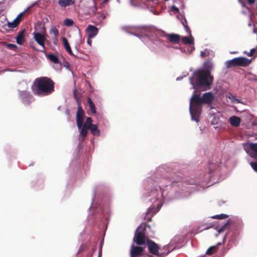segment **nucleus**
I'll use <instances>...</instances> for the list:
<instances>
[{"instance_id":"f3484780","label":"nucleus","mask_w":257,"mask_h":257,"mask_svg":"<svg viewBox=\"0 0 257 257\" xmlns=\"http://www.w3.org/2000/svg\"><path fill=\"white\" fill-rule=\"evenodd\" d=\"M165 36L170 42L173 43H177L180 40V36L178 34H166Z\"/></svg>"},{"instance_id":"a211bd4d","label":"nucleus","mask_w":257,"mask_h":257,"mask_svg":"<svg viewBox=\"0 0 257 257\" xmlns=\"http://www.w3.org/2000/svg\"><path fill=\"white\" fill-rule=\"evenodd\" d=\"M228 122L232 126L237 127L240 125L241 119L239 117L234 115L229 118Z\"/></svg>"},{"instance_id":"bb28decb","label":"nucleus","mask_w":257,"mask_h":257,"mask_svg":"<svg viewBox=\"0 0 257 257\" xmlns=\"http://www.w3.org/2000/svg\"><path fill=\"white\" fill-rule=\"evenodd\" d=\"M227 98L230 99L232 102L239 103L241 102V100L236 97L234 95L229 93L227 95Z\"/></svg>"},{"instance_id":"a18cd8bd","label":"nucleus","mask_w":257,"mask_h":257,"mask_svg":"<svg viewBox=\"0 0 257 257\" xmlns=\"http://www.w3.org/2000/svg\"><path fill=\"white\" fill-rule=\"evenodd\" d=\"M102 19H105V18L104 15H102Z\"/></svg>"},{"instance_id":"8fccbe9b","label":"nucleus","mask_w":257,"mask_h":257,"mask_svg":"<svg viewBox=\"0 0 257 257\" xmlns=\"http://www.w3.org/2000/svg\"><path fill=\"white\" fill-rule=\"evenodd\" d=\"M220 244H221V243H217V245H220Z\"/></svg>"},{"instance_id":"a878e982","label":"nucleus","mask_w":257,"mask_h":257,"mask_svg":"<svg viewBox=\"0 0 257 257\" xmlns=\"http://www.w3.org/2000/svg\"><path fill=\"white\" fill-rule=\"evenodd\" d=\"M87 102H88V106H89L92 113H93L94 114L95 113H96V109H95V105H94V103L93 102V101H92V100L89 97H88L87 98Z\"/></svg>"},{"instance_id":"c756f323","label":"nucleus","mask_w":257,"mask_h":257,"mask_svg":"<svg viewBox=\"0 0 257 257\" xmlns=\"http://www.w3.org/2000/svg\"><path fill=\"white\" fill-rule=\"evenodd\" d=\"M50 34L54 35V37H52L53 40H56L57 37L59 34L58 30L55 28H52L50 30Z\"/></svg>"},{"instance_id":"ea45409f","label":"nucleus","mask_w":257,"mask_h":257,"mask_svg":"<svg viewBox=\"0 0 257 257\" xmlns=\"http://www.w3.org/2000/svg\"><path fill=\"white\" fill-rule=\"evenodd\" d=\"M249 4H253L255 3V0H247Z\"/></svg>"},{"instance_id":"9d476101","label":"nucleus","mask_w":257,"mask_h":257,"mask_svg":"<svg viewBox=\"0 0 257 257\" xmlns=\"http://www.w3.org/2000/svg\"><path fill=\"white\" fill-rule=\"evenodd\" d=\"M183 25L184 26L186 31L189 34L188 37L185 36L181 38V42L184 45L189 44L190 45V50H189L190 52H192L195 49L194 47V38L190 34V32L189 29V27L187 25L185 24L184 22H182Z\"/></svg>"},{"instance_id":"f704fd0d","label":"nucleus","mask_w":257,"mask_h":257,"mask_svg":"<svg viewBox=\"0 0 257 257\" xmlns=\"http://www.w3.org/2000/svg\"><path fill=\"white\" fill-rule=\"evenodd\" d=\"M29 8H28L27 9H26L24 12L20 13L18 16L15 18L16 19H17V21H18V22H19V23L20 22L21 20V18L23 16V15L24 14V13L27 12V11L29 9Z\"/></svg>"},{"instance_id":"5701e85b","label":"nucleus","mask_w":257,"mask_h":257,"mask_svg":"<svg viewBox=\"0 0 257 257\" xmlns=\"http://www.w3.org/2000/svg\"><path fill=\"white\" fill-rule=\"evenodd\" d=\"M62 41L65 50L70 55L74 56V54L71 50V49L70 48V46L67 39L65 37H63Z\"/></svg>"},{"instance_id":"dca6fc26","label":"nucleus","mask_w":257,"mask_h":257,"mask_svg":"<svg viewBox=\"0 0 257 257\" xmlns=\"http://www.w3.org/2000/svg\"><path fill=\"white\" fill-rule=\"evenodd\" d=\"M20 96L21 99L25 104H29L32 100V97L27 91L20 92Z\"/></svg>"},{"instance_id":"c9c22d12","label":"nucleus","mask_w":257,"mask_h":257,"mask_svg":"<svg viewBox=\"0 0 257 257\" xmlns=\"http://www.w3.org/2000/svg\"><path fill=\"white\" fill-rule=\"evenodd\" d=\"M256 48H253L251 49L249 52H247L246 51L244 52V54H246L248 56H252L254 54L255 52L256 51Z\"/></svg>"},{"instance_id":"58836bf2","label":"nucleus","mask_w":257,"mask_h":257,"mask_svg":"<svg viewBox=\"0 0 257 257\" xmlns=\"http://www.w3.org/2000/svg\"><path fill=\"white\" fill-rule=\"evenodd\" d=\"M207 55L206 54V51H201V53H200V56L201 57H204L205 56H206Z\"/></svg>"},{"instance_id":"f03ea898","label":"nucleus","mask_w":257,"mask_h":257,"mask_svg":"<svg viewBox=\"0 0 257 257\" xmlns=\"http://www.w3.org/2000/svg\"><path fill=\"white\" fill-rule=\"evenodd\" d=\"M213 66V63L210 60H208L203 63L202 68L198 69L193 72L192 76L189 78L193 89L201 91L210 89L213 80L210 72Z\"/></svg>"},{"instance_id":"1a4fd4ad","label":"nucleus","mask_w":257,"mask_h":257,"mask_svg":"<svg viewBox=\"0 0 257 257\" xmlns=\"http://www.w3.org/2000/svg\"><path fill=\"white\" fill-rule=\"evenodd\" d=\"M251 63V59L245 57H237L226 62L227 67L232 66H247Z\"/></svg>"},{"instance_id":"49530a36","label":"nucleus","mask_w":257,"mask_h":257,"mask_svg":"<svg viewBox=\"0 0 257 257\" xmlns=\"http://www.w3.org/2000/svg\"><path fill=\"white\" fill-rule=\"evenodd\" d=\"M94 10H95V11H96V10H97V8H96V7H94Z\"/></svg>"},{"instance_id":"c85d7f7f","label":"nucleus","mask_w":257,"mask_h":257,"mask_svg":"<svg viewBox=\"0 0 257 257\" xmlns=\"http://www.w3.org/2000/svg\"><path fill=\"white\" fill-rule=\"evenodd\" d=\"M19 22L15 19L13 22H8V26L10 28H15L19 24Z\"/></svg>"},{"instance_id":"72a5a7b5","label":"nucleus","mask_w":257,"mask_h":257,"mask_svg":"<svg viewBox=\"0 0 257 257\" xmlns=\"http://www.w3.org/2000/svg\"><path fill=\"white\" fill-rule=\"evenodd\" d=\"M238 236H239V233L238 232H237V233H234L231 235V237L230 238V240L231 241L233 242L234 243H235L236 241L237 238Z\"/></svg>"},{"instance_id":"473e14b6","label":"nucleus","mask_w":257,"mask_h":257,"mask_svg":"<svg viewBox=\"0 0 257 257\" xmlns=\"http://www.w3.org/2000/svg\"><path fill=\"white\" fill-rule=\"evenodd\" d=\"M73 23V21L70 19H66L64 21V25L68 27L71 26Z\"/></svg>"},{"instance_id":"39448f33","label":"nucleus","mask_w":257,"mask_h":257,"mask_svg":"<svg viewBox=\"0 0 257 257\" xmlns=\"http://www.w3.org/2000/svg\"><path fill=\"white\" fill-rule=\"evenodd\" d=\"M76 123L79 133V139L80 141H84L88 134L89 127L92 124L91 117H87L84 123V111L81 106L78 107L76 113Z\"/></svg>"},{"instance_id":"2eb2a0df","label":"nucleus","mask_w":257,"mask_h":257,"mask_svg":"<svg viewBox=\"0 0 257 257\" xmlns=\"http://www.w3.org/2000/svg\"><path fill=\"white\" fill-rule=\"evenodd\" d=\"M86 31L88 34V38H91L97 34L98 30L96 27L89 25L87 26Z\"/></svg>"},{"instance_id":"f257e3e1","label":"nucleus","mask_w":257,"mask_h":257,"mask_svg":"<svg viewBox=\"0 0 257 257\" xmlns=\"http://www.w3.org/2000/svg\"><path fill=\"white\" fill-rule=\"evenodd\" d=\"M167 171L164 166L159 167L156 171V178L152 179L148 192V200L153 205L150 206L146 213L148 221L159 211L165 200H172L189 196L194 187L185 186L186 183L180 182V177L178 181L168 179L165 175Z\"/></svg>"},{"instance_id":"4be33fe9","label":"nucleus","mask_w":257,"mask_h":257,"mask_svg":"<svg viewBox=\"0 0 257 257\" xmlns=\"http://www.w3.org/2000/svg\"><path fill=\"white\" fill-rule=\"evenodd\" d=\"M170 245L167 244L166 245H164L163 246L160 247V250L161 252L163 253L160 256H164L167 254H168L170 252L172 251L174 248L170 249L169 248Z\"/></svg>"},{"instance_id":"de8ad7c7","label":"nucleus","mask_w":257,"mask_h":257,"mask_svg":"<svg viewBox=\"0 0 257 257\" xmlns=\"http://www.w3.org/2000/svg\"><path fill=\"white\" fill-rule=\"evenodd\" d=\"M236 53V52H231V53L235 54V53Z\"/></svg>"},{"instance_id":"37998d69","label":"nucleus","mask_w":257,"mask_h":257,"mask_svg":"<svg viewBox=\"0 0 257 257\" xmlns=\"http://www.w3.org/2000/svg\"><path fill=\"white\" fill-rule=\"evenodd\" d=\"M87 43L89 45H91V41L89 39L87 40Z\"/></svg>"},{"instance_id":"20e7f679","label":"nucleus","mask_w":257,"mask_h":257,"mask_svg":"<svg viewBox=\"0 0 257 257\" xmlns=\"http://www.w3.org/2000/svg\"><path fill=\"white\" fill-rule=\"evenodd\" d=\"M219 162L217 160H211L209 162L205 173L201 177L202 180L198 185L204 188L211 186L215 182V177L219 174L220 168Z\"/></svg>"},{"instance_id":"f8f14e48","label":"nucleus","mask_w":257,"mask_h":257,"mask_svg":"<svg viewBox=\"0 0 257 257\" xmlns=\"http://www.w3.org/2000/svg\"><path fill=\"white\" fill-rule=\"evenodd\" d=\"M151 29L144 28L141 29L140 33H131V35L139 37L141 40L144 43H146V39H150V36L152 35L150 33Z\"/></svg>"},{"instance_id":"09e8293b","label":"nucleus","mask_w":257,"mask_h":257,"mask_svg":"<svg viewBox=\"0 0 257 257\" xmlns=\"http://www.w3.org/2000/svg\"><path fill=\"white\" fill-rule=\"evenodd\" d=\"M135 0H131V2L132 3L133 2L135 1Z\"/></svg>"},{"instance_id":"a19ab883","label":"nucleus","mask_w":257,"mask_h":257,"mask_svg":"<svg viewBox=\"0 0 257 257\" xmlns=\"http://www.w3.org/2000/svg\"><path fill=\"white\" fill-rule=\"evenodd\" d=\"M142 3H145L148 2H154V0H140Z\"/></svg>"},{"instance_id":"e433bc0d","label":"nucleus","mask_w":257,"mask_h":257,"mask_svg":"<svg viewBox=\"0 0 257 257\" xmlns=\"http://www.w3.org/2000/svg\"><path fill=\"white\" fill-rule=\"evenodd\" d=\"M172 10L175 13L179 12V9L175 5L172 6Z\"/></svg>"},{"instance_id":"393cba45","label":"nucleus","mask_w":257,"mask_h":257,"mask_svg":"<svg viewBox=\"0 0 257 257\" xmlns=\"http://www.w3.org/2000/svg\"><path fill=\"white\" fill-rule=\"evenodd\" d=\"M228 221L225 222L221 226H217L215 228L218 233H220L228 228Z\"/></svg>"},{"instance_id":"2f4dec72","label":"nucleus","mask_w":257,"mask_h":257,"mask_svg":"<svg viewBox=\"0 0 257 257\" xmlns=\"http://www.w3.org/2000/svg\"><path fill=\"white\" fill-rule=\"evenodd\" d=\"M228 215L225 214H221L219 215H215L212 216L213 218L219 219H223L227 218Z\"/></svg>"},{"instance_id":"603ef678","label":"nucleus","mask_w":257,"mask_h":257,"mask_svg":"<svg viewBox=\"0 0 257 257\" xmlns=\"http://www.w3.org/2000/svg\"><path fill=\"white\" fill-rule=\"evenodd\" d=\"M122 29H124V27H122Z\"/></svg>"},{"instance_id":"c03bdc74","label":"nucleus","mask_w":257,"mask_h":257,"mask_svg":"<svg viewBox=\"0 0 257 257\" xmlns=\"http://www.w3.org/2000/svg\"><path fill=\"white\" fill-rule=\"evenodd\" d=\"M182 77H178V78L176 79V80H181V79H182Z\"/></svg>"},{"instance_id":"6e6552de","label":"nucleus","mask_w":257,"mask_h":257,"mask_svg":"<svg viewBox=\"0 0 257 257\" xmlns=\"http://www.w3.org/2000/svg\"><path fill=\"white\" fill-rule=\"evenodd\" d=\"M145 225L141 224L136 229L134 237V241L138 245L145 244L147 239H148L145 235Z\"/></svg>"},{"instance_id":"6ab92c4d","label":"nucleus","mask_w":257,"mask_h":257,"mask_svg":"<svg viewBox=\"0 0 257 257\" xmlns=\"http://www.w3.org/2000/svg\"><path fill=\"white\" fill-rule=\"evenodd\" d=\"M16 42L19 45H22L25 42V30L20 31L16 37Z\"/></svg>"},{"instance_id":"9b49d317","label":"nucleus","mask_w":257,"mask_h":257,"mask_svg":"<svg viewBox=\"0 0 257 257\" xmlns=\"http://www.w3.org/2000/svg\"><path fill=\"white\" fill-rule=\"evenodd\" d=\"M147 244L149 252L152 254L160 256L163 253L160 250V246L154 241L150 239H147Z\"/></svg>"},{"instance_id":"4c0bfd02","label":"nucleus","mask_w":257,"mask_h":257,"mask_svg":"<svg viewBox=\"0 0 257 257\" xmlns=\"http://www.w3.org/2000/svg\"><path fill=\"white\" fill-rule=\"evenodd\" d=\"M8 47L11 49H14L17 47V46L15 44H9L8 45Z\"/></svg>"},{"instance_id":"412c9836","label":"nucleus","mask_w":257,"mask_h":257,"mask_svg":"<svg viewBox=\"0 0 257 257\" xmlns=\"http://www.w3.org/2000/svg\"><path fill=\"white\" fill-rule=\"evenodd\" d=\"M89 130L91 133L95 136H99L100 135V131L98 129V125L93 124L90 127H89Z\"/></svg>"},{"instance_id":"7c9ffc66","label":"nucleus","mask_w":257,"mask_h":257,"mask_svg":"<svg viewBox=\"0 0 257 257\" xmlns=\"http://www.w3.org/2000/svg\"><path fill=\"white\" fill-rule=\"evenodd\" d=\"M216 246L214 245L210 247L206 251V254L208 255L212 254L216 249Z\"/></svg>"},{"instance_id":"79ce46f5","label":"nucleus","mask_w":257,"mask_h":257,"mask_svg":"<svg viewBox=\"0 0 257 257\" xmlns=\"http://www.w3.org/2000/svg\"><path fill=\"white\" fill-rule=\"evenodd\" d=\"M109 0H102V4H106Z\"/></svg>"},{"instance_id":"7ed1b4c3","label":"nucleus","mask_w":257,"mask_h":257,"mask_svg":"<svg viewBox=\"0 0 257 257\" xmlns=\"http://www.w3.org/2000/svg\"><path fill=\"white\" fill-rule=\"evenodd\" d=\"M197 91H201L199 90L194 89V91L190 100L189 111L192 120L198 122L200 120V116L201 113V107L203 103L207 104L211 103L214 95L211 92H206L202 97L200 94H197Z\"/></svg>"},{"instance_id":"4468645a","label":"nucleus","mask_w":257,"mask_h":257,"mask_svg":"<svg viewBox=\"0 0 257 257\" xmlns=\"http://www.w3.org/2000/svg\"><path fill=\"white\" fill-rule=\"evenodd\" d=\"M144 248L142 246H135L133 244L130 249L131 257H138L142 255Z\"/></svg>"},{"instance_id":"b1692460","label":"nucleus","mask_w":257,"mask_h":257,"mask_svg":"<svg viewBox=\"0 0 257 257\" xmlns=\"http://www.w3.org/2000/svg\"><path fill=\"white\" fill-rule=\"evenodd\" d=\"M228 221L225 222L221 226H217L215 228L218 233H220L228 228Z\"/></svg>"},{"instance_id":"cd10ccee","label":"nucleus","mask_w":257,"mask_h":257,"mask_svg":"<svg viewBox=\"0 0 257 257\" xmlns=\"http://www.w3.org/2000/svg\"><path fill=\"white\" fill-rule=\"evenodd\" d=\"M46 56L50 59L51 61H52L54 63L57 64L59 63V60L55 55L49 54L48 55H46Z\"/></svg>"},{"instance_id":"0eeeda50","label":"nucleus","mask_w":257,"mask_h":257,"mask_svg":"<svg viewBox=\"0 0 257 257\" xmlns=\"http://www.w3.org/2000/svg\"><path fill=\"white\" fill-rule=\"evenodd\" d=\"M244 150L250 157L257 160V143H246L242 144ZM250 165L257 172V162H251Z\"/></svg>"},{"instance_id":"aec40b11","label":"nucleus","mask_w":257,"mask_h":257,"mask_svg":"<svg viewBox=\"0 0 257 257\" xmlns=\"http://www.w3.org/2000/svg\"><path fill=\"white\" fill-rule=\"evenodd\" d=\"M75 0H58V3L61 8H65L74 4Z\"/></svg>"},{"instance_id":"423d86ee","label":"nucleus","mask_w":257,"mask_h":257,"mask_svg":"<svg viewBox=\"0 0 257 257\" xmlns=\"http://www.w3.org/2000/svg\"><path fill=\"white\" fill-rule=\"evenodd\" d=\"M33 91L38 95H46L54 91L52 81L46 77L37 78L34 83Z\"/></svg>"},{"instance_id":"ddd939ff","label":"nucleus","mask_w":257,"mask_h":257,"mask_svg":"<svg viewBox=\"0 0 257 257\" xmlns=\"http://www.w3.org/2000/svg\"><path fill=\"white\" fill-rule=\"evenodd\" d=\"M33 34L34 39L42 48L41 50H37L40 51L42 52H45V46L44 42L46 40L45 36L44 35L41 34L38 32L33 33Z\"/></svg>"},{"instance_id":"864d4df0","label":"nucleus","mask_w":257,"mask_h":257,"mask_svg":"<svg viewBox=\"0 0 257 257\" xmlns=\"http://www.w3.org/2000/svg\"><path fill=\"white\" fill-rule=\"evenodd\" d=\"M94 1L95 2V0H94Z\"/></svg>"},{"instance_id":"3c124183","label":"nucleus","mask_w":257,"mask_h":257,"mask_svg":"<svg viewBox=\"0 0 257 257\" xmlns=\"http://www.w3.org/2000/svg\"><path fill=\"white\" fill-rule=\"evenodd\" d=\"M253 32H254V33H256V31H255V30H253Z\"/></svg>"}]
</instances>
